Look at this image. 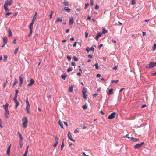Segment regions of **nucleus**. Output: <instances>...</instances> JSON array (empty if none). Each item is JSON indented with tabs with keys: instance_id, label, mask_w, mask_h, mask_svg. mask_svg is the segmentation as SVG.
<instances>
[{
	"instance_id": "338daca9",
	"label": "nucleus",
	"mask_w": 156,
	"mask_h": 156,
	"mask_svg": "<svg viewBox=\"0 0 156 156\" xmlns=\"http://www.w3.org/2000/svg\"><path fill=\"white\" fill-rule=\"evenodd\" d=\"M88 35V33L87 32H86L85 33V37H87Z\"/></svg>"
},
{
	"instance_id": "13d9d810",
	"label": "nucleus",
	"mask_w": 156,
	"mask_h": 156,
	"mask_svg": "<svg viewBox=\"0 0 156 156\" xmlns=\"http://www.w3.org/2000/svg\"><path fill=\"white\" fill-rule=\"evenodd\" d=\"M11 12H7L6 13L5 15L6 16H8L10 15V14H11Z\"/></svg>"
},
{
	"instance_id": "5fc2aeb1",
	"label": "nucleus",
	"mask_w": 156,
	"mask_h": 156,
	"mask_svg": "<svg viewBox=\"0 0 156 156\" xmlns=\"http://www.w3.org/2000/svg\"><path fill=\"white\" fill-rule=\"evenodd\" d=\"M8 83L7 81L6 80L5 82L4 83V85H3V87L4 88H5L6 86V84H7Z\"/></svg>"
},
{
	"instance_id": "69168bd1",
	"label": "nucleus",
	"mask_w": 156,
	"mask_h": 156,
	"mask_svg": "<svg viewBox=\"0 0 156 156\" xmlns=\"http://www.w3.org/2000/svg\"><path fill=\"white\" fill-rule=\"evenodd\" d=\"M125 137H126V138H128V139H129L130 138V137L129 136V135L128 134H127L125 136H124Z\"/></svg>"
},
{
	"instance_id": "9d476101",
	"label": "nucleus",
	"mask_w": 156,
	"mask_h": 156,
	"mask_svg": "<svg viewBox=\"0 0 156 156\" xmlns=\"http://www.w3.org/2000/svg\"><path fill=\"white\" fill-rule=\"evenodd\" d=\"M34 83V81L33 79H30V82L28 84L27 86H30L32 85Z\"/></svg>"
},
{
	"instance_id": "f257e3e1",
	"label": "nucleus",
	"mask_w": 156,
	"mask_h": 156,
	"mask_svg": "<svg viewBox=\"0 0 156 156\" xmlns=\"http://www.w3.org/2000/svg\"><path fill=\"white\" fill-rule=\"evenodd\" d=\"M23 121V127L24 129H25L27 125L28 120L27 117H25L22 119Z\"/></svg>"
},
{
	"instance_id": "e433bc0d",
	"label": "nucleus",
	"mask_w": 156,
	"mask_h": 156,
	"mask_svg": "<svg viewBox=\"0 0 156 156\" xmlns=\"http://www.w3.org/2000/svg\"><path fill=\"white\" fill-rule=\"evenodd\" d=\"M4 8L5 10V11L7 12L9 11V10L7 8V6H4Z\"/></svg>"
},
{
	"instance_id": "aec40b11",
	"label": "nucleus",
	"mask_w": 156,
	"mask_h": 156,
	"mask_svg": "<svg viewBox=\"0 0 156 156\" xmlns=\"http://www.w3.org/2000/svg\"><path fill=\"white\" fill-rule=\"evenodd\" d=\"M54 13V11L52 10L51 11L50 14L49 15V18L50 19H51L52 18V16Z\"/></svg>"
},
{
	"instance_id": "c85d7f7f",
	"label": "nucleus",
	"mask_w": 156,
	"mask_h": 156,
	"mask_svg": "<svg viewBox=\"0 0 156 156\" xmlns=\"http://www.w3.org/2000/svg\"><path fill=\"white\" fill-rule=\"evenodd\" d=\"M95 47V46L94 45H93L92 47L90 48V50L92 51L93 52L94 50V48Z\"/></svg>"
},
{
	"instance_id": "6ab92c4d",
	"label": "nucleus",
	"mask_w": 156,
	"mask_h": 156,
	"mask_svg": "<svg viewBox=\"0 0 156 156\" xmlns=\"http://www.w3.org/2000/svg\"><path fill=\"white\" fill-rule=\"evenodd\" d=\"M63 4L65 5L69 6L68 2L66 0H65L63 2Z\"/></svg>"
},
{
	"instance_id": "9b49d317",
	"label": "nucleus",
	"mask_w": 156,
	"mask_h": 156,
	"mask_svg": "<svg viewBox=\"0 0 156 156\" xmlns=\"http://www.w3.org/2000/svg\"><path fill=\"white\" fill-rule=\"evenodd\" d=\"M5 116L6 118H8L9 117V111L8 110L5 111Z\"/></svg>"
},
{
	"instance_id": "f3484780",
	"label": "nucleus",
	"mask_w": 156,
	"mask_h": 156,
	"mask_svg": "<svg viewBox=\"0 0 156 156\" xmlns=\"http://www.w3.org/2000/svg\"><path fill=\"white\" fill-rule=\"evenodd\" d=\"M131 140L133 142H135L139 140V139L136 138H134L133 137H132L131 138Z\"/></svg>"
},
{
	"instance_id": "4468645a",
	"label": "nucleus",
	"mask_w": 156,
	"mask_h": 156,
	"mask_svg": "<svg viewBox=\"0 0 156 156\" xmlns=\"http://www.w3.org/2000/svg\"><path fill=\"white\" fill-rule=\"evenodd\" d=\"M69 23L70 25H72L74 23V21L73 20V17H72L69 20Z\"/></svg>"
},
{
	"instance_id": "bf43d9fd",
	"label": "nucleus",
	"mask_w": 156,
	"mask_h": 156,
	"mask_svg": "<svg viewBox=\"0 0 156 156\" xmlns=\"http://www.w3.org/2000/svg\"><path fill=\"white\" fill-rule=\"evenodd\" d=\"M103 46V44H101L98 47V48L99 49H100Z\"/></svg>"
},
{
	"instance_id": "58836bf2",
	"label": "nucleus",
	"mask_w": 156,
	"mask_h": 156,
	"mask_svg": "<svg viewBox=\"0 0 156 156\" xmlns=\"http://www.w3.org/2000/svg\"><path fill=\"white\" fill-rule=\"evenodd\" d=\"M18 90H15V94L14 97H17V94H18Z\"/></svg>"
},
{
	"instance_id": "a878e982",
	"label": "nucleus",
	"mask_w": 156,
	"mask_h": 156,
	"mask_svg": "<svg viewBox=\"0 0 156 156\" xmlns=\"http://www.w3.org/2000/svg\"><path fill=\"white\" fill-rule=\"evenodd\" d=\"M67 76V75L62 74L61 75V77L62 79L65 80L66 79V77Z\"/></svg>"
},
{
	"instance_id": "0e129e2a",
	"label": "nucleus",
	"mask_w": 156,
	"mask_h": 156,
	"mask_svg": "<svg viewBox=\"0 0 156 156\" xmlns=\"http://www.w3.org/2000/svg\"><path fill=\"white\" fill-rule=\"evenodd\" d=\"M95 68L96 69H98V62H96V63H95Z\"/></svg>"
},
{
	"instance_id": "bb28decb",
	"label": "nucleus",
	"mask_w": 156,
	"mask_h": 156,
	"mask_svg": "<svg viewBox=\"0 0 156 156\" xmlns=\"http://www.w3.org/2000/svg\"><path fill=\"white\" fill-rule=\"evenodd\" d=\"M64 139H63V140H62V144L61 145V150H62L63 148V147L64 146Z\"/></svg>"
},
{
	"instance_id": "c756f323",
	"label": "nucleus",
	"mask_w": 156,
	"mask_h": 156,
	"mask_svg": "<svg viewBox=\"0 0 156 156\" xmlns=\"http://www.w3.org/2000/svg\"><path fill=\"white\" fill-rule=\"evenodd\" d=\"M73 68L72 67H69L67 69V71L68 72H69L72 70Z\"/></svg>"
},
{
	"instance_id": "dca6fc26",
	"label": "nucleus",
	"mask_w": 156,
	"mask_h": 156,
	"mask_svg": "<svg viewBox=\"0 0 156 156\" xmlns=\"http://www.w3.org/2000/svg\"><path fill=\"white\" fill-rule=\"evenodd\" d=\"M8 105H9L7 103H6L5 105H3V107L4 108L5 111L8 110L7 108Z\"/></svg>"
},
{
	"instance_id": "7ed1b4c3",
	"label": "nucleus",
	"mask_w": 156,
	"mask_h": 156,
	"mask_svg": "<svg viewBox=\"0 0 156 156\" xmlns=\"http://www.w3.org/2000/svg\"><path fill=\"white\" fill-rule=\"evenodd\" d=\"M26 104V109L27 111V112L29 114L30 113V105L29 104V101L27 100H27L25 101Z\"/></svg>"
},
{
	"instance_id": "052dcab7",
	"label": "nucleus",
	"mask_w": 156,
	"mask_h": 156,
	"mask_svg": "<svg viewBox=\"0 0 156 156\" xmlns=\"http://www.w3.org/2000/svg\"><path fill=\"white\" fill-rule=\"evenodd\" d=\"M136 3V2L134 0H132V4L134 5Z\"/></svg>"
},
{
	"instance_id": "f03ea898",
	"label": "nucleus",
	"mask_w": 156,
	"mask_h": 156,
	"mask_svg": "<svg viewBox=\"0 0 156 156\" xmlns=\"http://www.w3.org/2000/svg\"><path fill=\"white\" fill-rule=\"evenodd\" d=\"M156 66V62H152L150 63L148 66H146V68L147 69H150Z\"/></svg>"
},
{
	"instance_id": "423d86ee",
	"label": "nucleus",
	"mask_w": 156,
	"mask_h": 156,
	"mask_svg": "<svg viewBox=\"0 0 156 156\" xmlns=\"http://www.w3.org/2000/svg\"><path fill=\"white\" fill-rule=\"evenodd\" d=\"M17 97H14V102L16 104V105L15 107V109H16L17 107L19 105V102L17 101Z\"/></svg>"
},
{
	"instance_id": "2f4dec72",
	"label": "nucleus",
	"mask_w": 156,
	"mask_h": 156,
	"mask_svg": "<svg viewBox=\"0 0 156 156\" xmlns=\"http://www.w3.org/2000/svg\"><path fill=\"white\" fill-rule=\"evenodd\" d=\"M82 92L83 94L86 93V89L85 88H83L82 90Z\"/></svg>"
},
{
	"instance_id": "603ef678",
	"label": "nucleus",
	"mask_w": 156,
	"mask_h": 156,
	"mask_svg": "<svg viewBox=\"0 0 156 156\" xmlns=\"http://www.w3.org/2000/svg\"><path fill=\"white\" fill-rule=\"evenodd\" d=\"M119 81L118 80H113L112 81V83H117Z\"/></svg>"
},
{
	"instance_id": "c9c22d12",
	"label": "nucleus",
	"mask_w": 156,
	"mask_h": 156,
	"mask_svg": "<svg viewBox=\"0 0 156 156\" xmlns=\"http://www.w3.org/2000/svg\"><path fill=\"white\" fill-rule=\"evenodd\" d=\"M73 91V88L72 87H70L69 89V92H72Z\"/></svg>"
},
{
	"instance_id": "3c124183",
	"label": "nucleus",
	"mask_w": 156,
	"mask_h": 156,
	"mask_svg": "<svg viewBox=\"0 0 156 156\" xmlns=\"http://www.w3.org/2000/svg\"><path fill=\"white\" fill-rule=\"evenodd\" d=\"M78 43V42H75L74 44L73 45V47H75L76 46V44Z\"/></svg>"
},
{
	"instance_id": "774afa93",
	"label": "nucleus",
	"mask_w": 156,
	"mask_h": 156,
	"mask_svg": "<svg viewBox=\"0 0 156 156\" xmlns=\"http://www.w3.org/2000/svg\"><path fill=\"white\" fill-rule=\"evenodd\" d=\"M67 58H68V60L69 61H70L71 59V57L69 56H67Z\"/></svg>"
},
{
	"instance_id": "1a4fd4ad",
	"label": "nucleus",
	"mask_w": 156,
	"mask_h": 156,
	"mask_svg": "<svg viewBox=\"0 0 156 156\" xmlns=\"http://www.w3.org/2000/svg\"><path fill=\"white\" fill-rule=\"evenodd\" d=\"M11 147V145H9V146L8 147L7 150L6 151V154H7L9 156H10V151Z\"/></svg>"
},
{
	"instance_id": "e2e57ef3",
	"label": "nucleus",
	"mask_w": 156,
	"mask_h": 156,
	"mask_svg": "<svg viewBox=\"0 0 156 156\" xmlns=\"http://www.w3.org/2000/svg\"><path fill=\"white\" fill-rule=\"evenodd\" d=\"M64 124L66 125V126H68V124L66 122H64Z\"/></svg>"
},
{
	"instance_id": "ea45409f",
	"label": "nucleus",
	"mask_w": 156,
	"mask_h": 156,
	"mask_svg": "<svg viewBox=\"0 0 156 156\" xmlns=\"http://www.w3.org/2000/svg\"><path fill=\"white\" fill-rule=\"evenodd\" d=\"M82 108L84 109L85 110L87 109V106L85 104L82 106Z\"/></svg>"
},
{
	"instance_id": "4c0bfd02",
	"label": "nucleus",
	"mask_w": 156,
	"mask_h": 156,
	"mask_svg": "<svg viewBox=\"0 0 156 156\" xmlns=\"http://www.w3.org/2000/svg\"><path fill=\"white\" fill-rule=\"evenodd\" d=\"M55 141H56V143H55L58 144V138L57 136H55Z\"/></svg>"
},
{
	"instance_id": "f704fd0d",
	"label": "nucleus",
	"mask_w": 156,
	"mask_h": 156,
	"mask_svg": "<svg viewBox=\"0 0 156 156\" xmlns=\"http://www.w3.org/2000/svg\"><path fill=\"white\" fill-rule=\"evenodd\" d=\"M152 48H153V51H154L156 50V43H155L154 44V45L153 46Z\"/></svg>"
},
{
	"instance_id": "ddd939ff",
	"label": "nucleus",
	"mask_w": 156,
	"mask_h": 156,
	"mask_svg": "<svg viewBox=\"0 0 156 156\" xmlns=\"http://www.w3.org/2000/svg\"><path fill=\"white\" fill-rule=\"evenodd\" d=\"M8 32H9V34H8V37H11L12 36V33L11 31V30L10 28H9L8 30Z\"/></svg>"
},
{
	"instance_id": "39448f33",
	"label": "nucleus",
	"mask_w": 156,
	"mask_h": 156,
	"mask_svg": "<svg viewBox=\"0 0 156 156\" xmlns=\"http://www.w3.org/2000/svg\"><path fill=\"white\" fill-rule=\"evenodd\" d=\"M116 114V113L115 112H112L108 116V119H113L115 117V115Z\"/></svg>"
},
{
	"instance_id": "0eeeda50",
	"label": "nucleus",
	"mask_w": 156,
	"mask_h": 156,
	"mask_svg": "<svg viewBox=\"0 0 156 156\" xmlns=\"http://www.w3.org/2000/svg\"><path fill=\"white\" fill-rule=\"evenodd\" d=\"M19 80H20V86H21L23 82V78H22V75H20V77H19Z\"/></svg>"
},
{
	"instance_id": "6e6d98bb",
	"label": "nucleus",
	"mask_w": 156,
	"mask_h": 156,
	"mask_svg": "<svg viewBox=\"0 0 156 156\" xmlns=\"http://www.w3.org/2000/svg\"><path fill=\"white\" fill-rule=\"evenodd\" d=\"M79 131L77 129H75V130L74 131V133H77L78 132H79Z\"/></svg>"
},
{
	"instance_id": "de8ad7c7",
	"label": "nucleus",
	"mask_w": 156,
	"mask_h": 156,
	"mask_svg": "<svg viewBox=\"0 0 156 156\" xmlns=\"http://www.w3.org/2000/svg\"><path fill=\"white\" fill-rule=\"evenodd\" d=\"M20 147L21 148L23 146V143L22 142V141H21L20 140Z\"/></svg>"
},
{
	"instance_id": "f8f14e48",
	"label": "nucleus",
	"mask_w": 156,
	"mask_h": 156,
	"mask_svg": "<svg viewBox=\"0 0 156 156\" xmlns=\"http://www.w3.org/2000/svg\"><path fill=\"white\" fill-rule=\"evenodd\" d=\"M34 23V22L32 21L30 24L29 25L28 27L30 29L32 30Z\"/></svg>"
},
{
	"instance_id": "5701e85b",
	"label": "nucleus",
	"mask_w": 156,
	"mask_h": 156,
	"mask_svg": "<svg viewBox=\"0 0 156 156\" xmlns=\"http://www.w3.org/2000/svg\"><path fill=\"white\" fill-rule=\"evenodd\" d=\"M17 83H18L17 80L16 78H15V81L13 84L12 87H14V86L15 85V84H17Z\"/></svg>"
},
{
	"instance_id": "cd10ccee",
	"label": "nucleus",
	"mask_w": 156,
	"mask_h": 156,
	"mask_svg": "<svg viewBox=\"0 0 156 156\" xmlns=\"http://www.w3.org/2000/svg\"><path fill=\"white\" fill-rule=\"evenodd\" d=\"M107 32V30H106L105 28H103L102 29V33L105 34Z\"/></svg>"
},
{
	"instance_id": "6e6552de",
	"label": "nucleus",
	"mask_w": 156,
	"mask_h": 156,
	"mask_svg": "<svg viewBox=\"0 0 156 156\" xmlns=\"http://www.w3.org/2000/svg\"><path fill=\"white\" fill-rule=\"evenodd\" d=\"M70 134H71L70 132H69L68 133V138H69V139H70V140H71L72 141H73L74 142H75V140H74V139H72V136L71 135H70Z\"/></svg>"
},
{
	"instance_id": "8fccbe9b",
	"label": "nucleus",
	"mask_w": 156,
	"mask_h": 156,
	"mask_svg": "<svg viewBox=\"0 0 156 156\" xmlns=\"http://www.w3.org/2000/svg\"><path fill=\"white\" fill-rule=\"evenodd\" d=\"M9 6H11L12 3V2H13L12 1L10 0L9 1Z\"/></svg>"
},
{
	"instance_id": "37998d69",
	"label": "nucleus",
	"mask_w": 156,
	"mask_h": 156,
	"mask_svg": "<svg viewBox=\"0 0 156 156\" xmlns=\"http://www.w3.org/2000/svg\"><path fill=\"white\" fill-rule=\"evenodd\" d=\"M89 4L88 3L85 4V9H86L89 6Z\"/></svg>"
},
{
	"instance_id": "a18cd8bd",
	"label": "nucleus",
	"mask_w": 156,
	"mask_h": 156,
	"mask_svg": "<svg viewBox=\"0 0 156 156\" xmlns=\"http://www.w3.org/2000/svg\"><path fill=\"white\" fill-rule=\"evenodd\" d=\"M90 5L91 6L93 5V0H90Z\"/></svg>"
},
{
	"instance_id": "473e14b6",
	"label": "nucleus",
	"mask_w": 156,
	"mask_h": 156,
	"mask_svg": "<svg viewBox=\"0 0 156 156\" xmlns=\"http://www.w3.org/2000/svg\"><path fill=\"white\" fill-rule=\"evenodd\" d=\"M19 47L16 48L15 49L14 54L15 55H16L17 54V52L18 50Z\"/></svg>"
},
{
	"instance_id": "c03bdc74",
	"label": "nucleus",
	"mask_w": 156,
	"mask_h": 156,
	"mask_svg": "<svg viewBox=\"0 0 156 156\" xmlns=\"http://www.w3.org/2000/svg\"><path fill=\"white\" fill-rule=\"evenodd\" d=\"M73 59L75 61H77L78 60V58L75 56H73Z\"/></svg>"
},
{
	"instance_id": "7c9ffc66",
	"label": "nucleus",
	"mask_w": 156,
	"mask_h": 156,
	"mask_svg": "<svg viewBox=\"0 0 156 156\" xmlns=\"http://www.w3.org/2000/svg\"><path fill=\"white\" fill-rule=\"evenodd\" d=\"M8 5H9V1L7 0L5 2V3L4 6H7V7Z\"/></svg>"
},
{
	"instance_id": "2eb2a0df",
	"label": "nucleus",
	"mask_w": 156,
	"mask_h": 156,
	"mask_svg": "<svg viewBox=\"0 0 156 156\" xmlns=\"http://www.w3.org/2000/svg\"><path fill=\"white\" fill-rule=\"evenodd\" d=\"M113 94V89L112 88L110 89L108 91V94L109 95L112 94Z\"/></svg>"
},
{
	"instance_id": "680f3d73",
	"label": "nucleus",
	"mask_w": 156,
	"mask_h": 156,
	"mask_svg": "<svg viewBox=\"0 0 156 156\" xmlns=\"http://www.w3.org/2000/svg\"><path fill=\"white\" fill-rule=\"evenodd\" d=\"M151 75L153 76H156V72L154 73H152L151 74Z\"/></svg>"
},
{
	"instance_id": "72a5a7b5",
	"label": "nucleus",
	"mask_w": 156,
	"mask_h": 156,
	"mask_svg": "<svg viewBox=\"0 0 156 156\" xmlns=\"http://www.w3.org/2000/svg\"><path fill=\"white\" fill-rule=\"evenodd\" d=\"M83 97L84 99H87V95L86 94V93L84 94H83Z\"/></svg>"
},
{
	"instance_id": "393cba45",
	"label": "nucleus",
	"mask_w": 156,
	"mask_h": 156,
	"mask_svg": "<svg viewBox=\"0 0 156 156\" xmlns=\"http://www.w3.org/2000/svg\"><path fill=\"white\" fill-rule=\"evenodd\" d=\"M18 133L19 135L20 138V140L21 141H22L23 138H22V136L21 134H20V133Z\"/></svg>"
},
{
	"instance_id": "49530a36",
	"label": "nucleus",
	"mask_w": 156,
	"mask_h": 156,
	"mask_svg": "<svg viewBox=\"0 0 156 156\" xmlns=\"http://www.w3.org/2000/svg\"><path fill=\"white\" fill-rule=\"evenodd\" d=\"M36 16H34L33 18L32 21L34 22V21L36 20Z\"/></svg>"
},
{
	"instance_id": "864d4df0",
	"label": "nucleus",
	"mask_w": 156,
	"mask_h": 156,
	"mask_svg": "<svg viewBox=\"0 0 156 156\" xmlns=\"http://www.w3.org/2000/svg\"><path fill=\"white\" fill-rule=\"evenodd\" d=\"M7 55H4V61L6 60L7 59Z\"/></svg>"
},
{
	"instance_id": "a211bd4d",
	"label": "nucleus",
	"mask_w": 156,
	"mask_h": 156,
	"mask_svg": "<svg viewBox=\"0 0 156 156\" xmlns=\"http://www.w3.org/2000/svg\"><path fill=\"white\" fill-rule=\"evenodd\" d=\"M3 41L4 42V45L7 42L8 40L7 38V37H5L3 38Z\"/></svg>"
},
{
	"instance_id": "20e7f679",
	"label": "nucleus",
	"mask_w": 156,
	"mask_h": 156,
	"mask_svg": "<svg viewBox=\"0 0 156 156\" xmlns=\"http://www.w3.org/2000/svg\"><path fill=\"white\" fill-rule=\"evenodd\" d=\"M144 144V142H142L140 144H137L134 146V148L135 149H139Z\"/></svg>"
},
{
	"instance_id": "a19ab883",
	"label": "nucleus",
	"mask_w": 156,
	"mask_h": 156,
	"mask_svg": "<svg viewBox=\"0 0 156 156\" xmlns=\"http://www.w3.org/2000/svg\"><path fill=\"white\" fill-rule=\"evenodd\" d=\"M90 50V48L89 47H87L86 49V50L87 52H89Z\"/></svg>"
},
{
	"instance_id": "79ce46f5",
	"label": "nucleus",
	"mask_w": 156,
	"mask_h": 156,
	"mask_svg": "<svg viewBox=\"0 0 156 156\" xmlns=\"http://www.w3.org/2000/svg\"><path fill=\"white\" fill-rule=\"evenodd\" d=\"M2 119H0V127L1 128H2L3 126L1 125V123H2Z\"/></svg>"
},
{
	"instance_id": "09e8293b",
	"label": "nucleus",
	"mask_w": 156,
	"mask_h": 156,
	"mask_svg": "<svg viewBox=\"0 0 156 156\" xmlns=\"http://www.w3.org/2000/svg\"><path fill=\"white\" fill-rule=\"evenodd\" d=\"M30 34L28 35V37H30L31 34H32V30H31V29H30Z\"/></svg>"
},
{
	"instance_id": "4d7b16f0",
	"label": "nucleus",
	"mask_w": 156,
	"mask_h": 156,
	"mask_svg": "<svg viewBox=\"0 0 156 156\" xmlns=\"http://www.w3.org/2000/svg\"><path fill=\"white\" fill-rule=\"evenodd\" d=\"M146 107V104H144L141 107V108H143L145 107Z\"/></svg>"
},
{
	"instance_id": "412c9836",
	"label": "nucleus",
	"mask_w": 156,
	"mask_h": 156,
	"mask_svg": "<svg viewBox=\"0 0 156 156\" xmlns=\"http://www.w3.org/2000/svg\"><path fill=\"white\" fill-rule=\"evenodd\" d=\"M64 9L68 12H69L70 11V9L68 7H65L64 8Z\"/></svg>"
},
{
	"instance_id": "4be33fe9",
	"label": "nucleus",
	"mask_w": 156,
	"mask_h": 156,
	"mask_svg": "<svg viewBox=\"0 0 156 156\" xmlns=\"http://www.w3.org/2000/svg\"><path fill=\"white\" fill-rule=\"evenodd\" d=\"M58 124L60 125L61 128L63 129V126L62 124V123L61 122L60 120H59L58 121Z\"/></svg>"
},
{
	"instance_id": "b1692460",
	"label": "nucleus",
	"mask_w": 156,
	"mask_h": 156,
	"mask_svg": "<svg viewBox=\"0 0 156 156\" xmlns=\"http://www.w3.org/2000/svg\"><path fill=\"white\" fill-rule=\"evenodd\" d=\"M62 19H60L59 18H57V20H55L56 22H58L59 21H60L61 22L62 21Z\"/></svg>"
}]
</instances>
